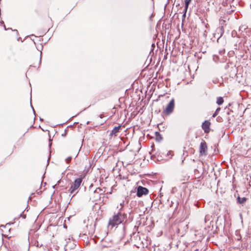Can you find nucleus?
Listing matches in <instances>:
<instances>
[{
  "label": "nucleus",
  "instance_id": "obj_1",
  "mask_svg": "<svg viewBox=\"0 0 251 251\" xmlns=\"http://www.w3.org/2000/svg\"><path fill=\"white\" fill-rule=\"evenodd\" d=\"M125 219V216L119 212L109 218L108 226L113 227L121 224Z\"/></svg>",
  "mask_w": 251,
  "mask_h": 251
},
{
  "label": "nucleus",
  "instance_id": "obj_2",
  "mask_svg": "<svg viewBox=\"0 0 251 251\" xmlns=\"http://www.w3.org/2000/svg\"><path fill=\"white\" fill-rule=\"evenodd\" d=\"M82 182V178H78L76 179L72 185H71L70 188L69 190V191L70 193L73 194L75 193L76 194L77 193V191L76 192V191L78 189L81 183Z\"/></svg>",
  "mask_w": 251,
  "mask_h": 251
},
{
  "label": "nucleus",
  "instance_id": "obj_3",
  "mask_svg": "<svg viewBox=\"0 0 251 251\" xmlns=\"http://www.w3.org/2000/svg\"><path fill=\"white\" fill-rule=\"evenodd\" d=\"M175 107V100L172 99L169 103L167 105L164 112L167 115H169L172 113Z\"/></svg>",
  "mask_w": 251,
  "mask_h": 251
},
{
  "label": "nucleus",
  "instance_id": "obj_4",
  "mask_svg": "<svg viewBox=\"0 0 251 251\" xmlns=\"http://www.w3.org/2000/svg\"><path fill=\"white\" fill-rule=\"evenodd\" d=\"M148 193L149 190L146 188L140 186L137 188V196L138 197H141L144 195H147Z\"/></svg>",
  "mask_w": 251,
  "mask_h": 251
},
{
  "label": "nucleus",
  "instance_id": "obj_5",
  "mask_svg": "<svg viewBox=\"0 0 251 251\" xmlns=\"http://www.w3.org/2000/svg\"><path fill=\"white\" fill-rule=\"evenodd\" d=\"M207 148L206 144V143L204 141H203L201 143L200 147V154L201 155H206V152L207 151Z\"/></svg>",
  "mask_w": 251,
  "mask_h": 251
},
{
  "label": "nucleus",
  "instance_id": "obj_6",
  "mask_svg": "<svg viewBox=\"0 0 251 251\" xmlns=\"http://www.w3.org/2000/svg\"><path fill=\"white\" fill-rule=\"evenodd\" d=\"M210 122L209 121H205L202 124V128L205 133H208L210 130Z\"/></svg>",
  "mask_w": 251,
  "mask_h": 251
},
{
  "label": "nucleus",
  "instance_id": "obj_7",
  "mask_svg": "<svg viewBox=\"0 0 251 251\" xmlns=\"http://www.w3.org/2000/svg\"><path fill=\"white\" fill-rule=\"evenodd\" d=\"M192 0H185V8L184 9L183 17H185L186 13L188 8L189 4L191 2Z\"/></svg>",
  "mask_w": 251,
  "mask_h": 251
},
{
  "label": "nucleus",
  "instance_id": "obj_8",
  "mask_svg": "<svg viewBox=\"0 0 251 251\" xmlns=\"http://www.w3.org/2000/svg\"><path fill=\"white\" fill-rule=\"evenodd\" d=\"M120 128L121 126H115L111 131V134L112 135H115L119 131Z\"/></svg>",
  "mask_w": 251,
  "mask_h": 251
},
{
  "label": "nucleus",
  "instance_id": "obj_9",
  "mask_svg": "<svg viewBox=\"0 0 251 251\" xmlns=\"http://www.w3.org/2000/svg\"><path fill=\"white\" fill-rule=\"evenodd\" d=\"M246 200H247V199L245 197L241 198L240 197H238L237 198V202L241 204H243L244 202H245Z\"/></svg>",
  "mask_w": 251,
  "mask_h": 251
},
{
  "label": "nucleus",
  "instance_id": "obj_10",
  "mask_svg": "<svg viewBox=\"0 0 251 251\" xmlns=\"http://www.w3.org/2000/svg\"><path fill=\"white\" fill-rule=\"evenodd\" d=\"M224 102V100L222 97H218L217 99L216 103L218 105H221Z\"/></svg>",
  "mask_w": 251,
  "mask_h": 251
},
{
  "label": "nucleus",
  "instance_id": "obj_11",
  "mask_svg": "<svg viewBox=\"0 0 251 251\" xmlns=\"http://www.w3.org/2000/svg\"><path fill=\"white\" fill-rule=\"evenodd\" d=\"M220 109H221L220 108H219V107L216 110L215 113L213 114L212 117H215V116H216V115L218 114V113H219V111L220 110Z\"/></svg>",
  "mask_w": 251,
  "mask_h": 251
},
{
  "label": "nucleus",
  "instance_id": "obj_12",
  "mask_svg": "<svg viewBox=\"0 0 251 251\" xmlns=\"http://www.w3.org/2000/svg\"><path fill=\"white\" fill-rule=\"evenodd\" d=\"M155 134H156V138L157 139H159V140L162 139V137H161V135H160L159 133L156 132H155Z\"/></svg>",
  "mask_w": 251,
  "mask_h": 251
},
{
  "label": "nucleus",
  "instance_id": "obj_13",
  "mask_svg": "<svg viewBox=\"0 0 251 251\" xmlns=\"http://www.w3.org/2000/svg\"><path fill=\"white\" fill-rule=\"evenodd\" d=\"M71 160V157H68L67 159V162H68L69 161H70Z\"/></svg>",
  "mask_w": 251,
  "mask_h": 251
},
{
  "label": "nucleus",
  "instance_id": "obj_14",
  "mask_svg": "<svg viewBox=\"0 0 251 251\" xmlns=\"http://www.w3.org/2000/svg\"><path fill=\"white\" fill-rule=\"evenodd\" d=\"M124 203V202H123V203H120V205L122 206V207H123V203Z\"/></svg>",
  "mask_w": 251,
  "mask_h": 251
}]
</instances>
